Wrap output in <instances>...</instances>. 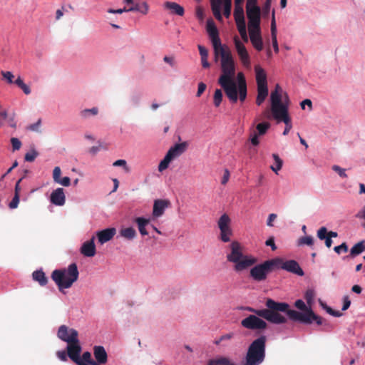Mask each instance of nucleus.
Instances as JSON below:
<instances>
[{"mask_svg":"<svg viewBox=\"0 0 365 365\" xmlns=\"http://www.w3.org/2000/svg\"><path fill=\"white\" fill-rule=\"evenodd\" d=\"M163 61L170 64L172 67L175 66V58L173 56H165L163 58Z\"/></svg>","mask_w":365,"mask_h":365,"instance_id":"64","label":"nucleus"},{"mask_svg":"<svg viewBox=\"0 0 365 365\" xmlns=\"http://www.w3.org/2000/svg\"><path fill=\"white\" fill-rule=\"evenodd\" d=\"M198 50L200 52V55L202 57H208V51L205 47L201 45H198Z\"/></svg>","mask_w":365,"mask_h":365,"instance_id":"62","label":"nucleus"},{"mask_svg":"<svg viewBox=\"0 0 365 365\" xmlns=\"http://www.w3.org/2000/svg\"><path fill=\"white\" fill-rule=\"evenodd\" d=\"M257 87H267V75L264 70L259 66L255 68Z\"/></svg>","mask_w":365,"mask_h":365,"instance_id":"26","label":"nucleus"},{"mask_svg":"<svg viewBox=\"0 0 365 365\" xmlns=\"http://www.w3.org/2000/svg\"><path fill=\"white\" fill-rule=\"evenodd\" d=\"M78 276L79 272L76 263L69 264L67 269H55L51 273V279L60 291L70 288L78 280Z\"/></svg>","mask_w":365,"mask_h":365,"instance_id":"6","label":"nucleus"},{"mask_svg":"<svg viewBox=\"0 0 365 365\" xmlns=\"http://www.w3.org/2000/svg\"><path fill=\"white\" fill-rule=\"evenodd\" d=\"M237 76L239 79L238 84H237V98H239L241 102H244L247 98V84L242 73H239Z\"/></svg>","mask_w":365,"mask_h":365,"instance_id":"19","label":"nucleus"},{"mask_svg":"<svg viewBox=\"0 0 365 365\" xmlns=\"http://www.w3.org/2000/svg\"><path fill=\"white\" fill-rule=\"evenodd\" d=\"M93 355L96 362L98 364H106L108 361V354L106 349L102 346H95L93 347Z\"/></svg>","mask_w":365,"mask_h":365,"instance_id":"24","label":"nucleus"},{"mask_svg":"<svg viewBox=\"0 0 365 365\" xmlns=\"http://www.w3.org/2000/svg\"><path fill=\"white\" fill-rule=\"evenodd\" d=\"M187 146L188 143L186 141L177 143L169 149L166 155L173 160L182 155L186 150Z\"/></svg>","mask_w":365,"mask_h":365,"instance_id":"18","label":"nucleus"},{"mask_svg":"<svg viewBox=\"0 0 365 365\" xmlns=\"http://www.w3.org/2000/svg\"><path fill=\"white\" fill-rule=\"evenodd\" d=\"M240 324L245 329L252 331H262L267 328V322L256 314L247 316Z\"/></svg>","mask_w":365,"mask_h":365,"instance_id":"8","label":"nucleus"},{"mask_svg":"<svg viewBox=\"0 0 365 365\" xmlns=\"http://www.w3.org/2000/svg\"><path fill=\"white\" fill-rule=\"evenodd\" d=\"M56 183L65 187H68L71 185V179L69 177H63L61 178Z\"/></svg>","mask_w":365,"mask_h":365,"instance_id":"56","label":"nucleus"},{"mask_svg":"<svg viewBox=\"0 0 365 365\" xmlns=\"http://www.w3.org/2000/svg\"><path fill=\"white\" fill-rule=\"evenodd\" d=\"M38 153L35 150H31L30 152L26 153L24 159L27 162H33L38 156Z\"/></svg>","mask_w":365,"mask_h":365,"instance_id":"48","label":"nucleus"},{"mask_svg":"<svg viewBox=\"0 0 365 365\" xmlns=\"http://www.w3.org/2000/svg\"><path fill=\"white\" fill-rule=\"evenodd\" d=\"M265 305L267 309H257L251 307H242L240 309L254 313L253 315L256 314L272 324H281L287 322L286 317L279 313V311L285 310L287 307L286 302H278L268 298L266 300Z\"/></svg>","mask_w":365,"mask_h":365,"instance_id":"2","label":"nucleus"},{"mask_svg":"<svg viewBox=\"0 0 365 365\" xmlns=\"http://www.w3.org/2000/svg\"><path fill=\"white\" fill-rule=\"evenodd\" d=\"M224 3V15L226 18H229L231 14L232 0H223Z\"/></svg>","mask_w":365,"mask_h":365,"instance_id":"44","label":"nucleus"},{"mask_svg":"<svg viewBox=\"0 0 365 365\" xmlns=\"http://www.w3.org/2000/svg\"><path fill=\"white\" fill-rule=\"evenodd\" d=\"M98 113V109L96 107L86 108L81 111L80 115L83 118H88L91 115H96Z\"/></svg>","mask_w":365,"mask_h":365,"instance_id":"39","label":"nucleus"},{"mask_svg":"<svg viewBox=\"0 0 365 365\" xmlns=\"http://www.w3.org/2000/svg\"><path fill=\"white\" fill-rule=\"evenodd\" d=\"M81 359H82V361H83L86 365H93V362H95V361L91 359V354L89 351L84 352Z\"/></svg>","mask_w":365,"mask_h":365,"instance_id":"47","label":"nucleus"},{"mask_svg":"<svg viewBox=\"0 0 365 365\" xmlns=\"http://www.w3.org/2000/svg\"><path fill=\"white\" fill-rule=\"evenodd\" d=\"M61 170L60 167H55L53 170V179L55 182H58V180L61 179Z\"/></svg>","mask_w":365,"mask_h":365,"instance_id":"51","label":"nucleus"},{"mask_svg":"<svg viewBox=\"0 0 365 365\" xmlns=\"http://www.w3.org/2000/svg\"><path fill=\"white\" fill-rule=\"evenodd\" d=\"M230 173L227 169L224 170V174L221 180L222 185H225L230 179Z\"/></svg>","mask_w":365,"mask_h":365,"instance_id":"59","label":"nucleus"},{"mask_svg":"<svg viewBox=\"0 0 365 365\" xmlns=\"http://www.w3.org/2000/svg\"><path fill=\"white\" fill-rule=\"evenodd\" d=\"M265 245L267 246H270L271 248H272V250L274 251L277 250V246L275 245V243H274V237H269L266 242H265Z\"/></svg>","mask_w":365,"mask_h":365,"instance_id":"60","label":"nucleus"},{"mask_svg":"<svg viewBox=\"0 0 365 365\" xmlns=\"http://www.w3.org/2000/svg\"><path fill=\"white\" fill-rule=\"evenodd\" d=\"M272 158H273V159H274V160L275 162V165H271L270 168L275 173H277V172L282 169L283 161L279 158V156L277 154H276V153H273L272 154Z\"/></svg>","mask_w":365,"mask_h":365,"instance_id":"37","label":"nucleus"},{"mask_svg":"<svg viewBox=\"0 0 365 365\" xmlns=\"http://www.w3.org/2000/svg\"><path fill=\"white\" fill-rule=\"evenodd\" d=\"M282 262L280 258L268 259L253 267L250 271V277L256 282H262L267 279V276Z\"/></svg>","mask_w":365,"mask_h":365,"instance_id":"7","label":"nucleus"},{"mask_svg":"<svg viewBox=\"0 0 365 365\" xmlns=\"http://www.w3.org/2000/svg\"><path fill=\"white\" fill-rule=\"evenodd\" d=\"M314 290H312V289L307 290V292H305V294H304V299L307 301V304L310 307H311V305H312V302L314 301Z\"/></svg>","mask_w":365,"mask_h":365,"instance_id":"45","label":"nucleus"},{"mask_svg":"<svg viewBox=\"0 0 365 365\" xmlns=\"http://www.w3.org/2000/svg\"><path fill=\"white\" fill-rule=\"evenodd\" d=\"M334 250L338 254H341V252H346L348 251V246L346 242H343L341 245L339 246H336L334 247Z\"/></svg>","mask_w":365,"mask_h":365,"instance_id":"50","label":"nucleus"},{"mask_svg":"<svg viewBox=\"0 0 365 365\" xmlns=\"http://www.w3.org/2000/svg\"><path fill=\"white\" fill-rule=\"evenodd\" d=\"M365 250V245L364 241L359 242L356 245H354L351 250L349 256L351 257H354L356 255H359L361 252Z\"/></svg>","mask_w":365,"mask_h":365,"instance_id":"35","label":"nucleus"},{"mask_svg":"<svg viewBox=\"0 0 365 365\" xmlns=\"http://www.w3.org/2000/svg\"><path fill=\"white\" fill-rule=\"evenodd\" d=\"M250 41L254 46V48L258 51H261L263 49V41L262 37L261 34V29H259L258 31L252 30L249 31Z\"/></svg>","mask_w":365,"mask_h":365,"instance_id":"16","label":"nucleus"},{"mask_svg":"<svg viewBox=\"0 0 365 365\" xmlns=\"http://www.w3.org/2000/svg\"><path fill=\"white\" fill-rule=\"evenodd\" d=\"M282 109L273 113L274 118L277 120L283 121L286 125H292L291 119L288 114L287 107L282 108Z\"/></svg>","mask_w":365,"mask_h":365,"instance_id":"27","label":"nucleus"},{"mask_svg":"<svg viewBox=\"0 0 365 365\" xmlns=\"http://www.w3.org/2000/svg\"><path fill=\"white\" fill-rule=\"evenodd\" d=\"M332 169H333V170L336 172L340 177H341V178H346L347 177V175H346V174L345 173V169L341 168L339 165H334L332 167Z\"/></svg>","mask_w":365,"mask_h":365,"instance_id":"55","label":"nucleus"},{"mask_svg":"<svg viewBox=\"0 0 365 365\" xmlns=\"http://www.w3.org/2000/svg\"><path fill=\"white\" fill-rule=\"evenodd\" d=\"M277 267H280L284 270L295 274L298 276H303L304 274V272L299 263L293 259L287 260L285 262L282 259V262Z\"/></svg>","mask_w":365,"mask_h":365,"instance_id":"12","label":"nucleus"},{"mask_svg":"<svg viewBox=\"0 0 365 365\" xmlns=\"http://www.w3.org/2000/svg\"><path fill=\"white\" fill-rule=\"evenodd\" d=\"M270 30H271L272 38H277V26H276L274 10L272 11V14Z\"/></svg>","mask_w":365,"mask_h":365,"instance_id":"43","label":"nucleus"},{"mask_svg":"<svg viewBox=\"0 0 365 365\" xmlns=\"http://www.w3.org/2000/svg\"><path fill=\"white\" fill-rule=\"evenodd\" d=\"M209 365H237L232 359L226 356H219L209 360Z\"/></svg>","mask_w":365,"mask_h":365,"instance_id":"30","label":"nucleus"},{"mask_svg":"<svg viewBox=\"0 0 365 365\" xmlns=\"http://www.w3.org/2000/svg\"><path fill=\"white\" fill-rule=\"evenodd\" d=\"M169 201L165 200H156L154 202L153 215L155 217H159L163 215L165 208L169 205Z\"/></svg>","mask_w":365,"mask_h":365,"instance_id":"21","label":"nucleus"},{"mask_svg":"<svg viewBox=\"0 0 365 365\" xmlns=\"http://www.w3.org/2000/svg\"><path fill=\"white\" fill-rule=\"evenodd\" d=\"M286 304L287 307L285 310L279 311V313H286L290 319L307 324H310L313 322H315L318 325L323 324V319L320 316L317 315L310 307L306 305L303 300L297 299L294 302L295 307L303 312L290 309L289 305L287 303H286Z\"/></svg>","mask_w":365,"mask_h":365,"instance_id":"3","label":"nucleus"},{"mask_svg":"<svg viewBox=\"0 0 365 365\" xmlns=\"http://www.w3.org/2000/svg\"><path fill=\"white\" fill-rule=\"evenodd\" d=\"M163 6L165 9L169 11L170 14H175L180 16L184 15V8L175 2L166 1L164 3Z\"/></svg>","mask_w":365,"mask_h":365,"instance_id":"25","label":"nucleus"},{"mask_svg":"<svg viewBox=\"0 0 365 365\" xmlns=\"http://www.w3.org/2000/svg\"><path fill=\"white\" fill-rule=\"evenodd\" d=\"M230 223L231 220L226 213L223 214L218 220L217 225L220 230V239L224 242H230L233 234Z\"/></svg>","mask_w":365,"mask_h":365,"instance_id":"9","label":"nucleus"},{"mask_svg":"<svg viewBox=\"0 0 365 365\" xmlns=\"http://www.w3.org/2000/svg\"><path fill=\"white\" fill-rule=\"evenodd\" d=\"M270 128V123L268 122H262L256 125L255 130H252L250 134L249 140L254 146L259 144V136L264 135Z\"/></svg>","mask_w":365,"mask_h":365,"instance_id":"11","label":"nucleus"},{"mask_svg":"<svg viewBox=\"0 0 365 365\" xmlns=\"http://www.w3.org/2000/svg\"><path fill=\"white\" fill-rule=\"evenodd\" d=\"M33 279L38 282L41 286H45L48 283V279L42 270L34 271L32 274Z\"/></svg>","mask_w":365,"mask_h":365,"instance_id":"32","label":"nucleus"},{"mask_svg":"<svg viewBox=\"0 0 365 365\" xmlns=\"http://www.w3.org/2000/svg\"><path fill=\"white\" fill-rule=\"evenodd\" d=\"M172 160H173L170 158V156H168L167 155H165L163 160L160 161V163L158 165V170L160 172H163V170H166L168 168L169 164Z\"/></svg>","mask_w":365,"mask_h":365,"instance_id":"41","label":"nucleus"},{"mask_svg":"<svg viewBox=\"0 0 365 365\" xmlns=\"http://www.w3.org/2000/svg\"><path fill=\"white\" fill-rule=\"evenodd\" d=\"M223 98L222 92L220 89H216L213 96V103L215 107H219Z\"/></svg>","mask_w":365,"mask_h":365,"instance_id":"40","label":"nucleus"},{"mask_svg":"<svg viewBox=\"0 0 365 365\" xmlns=\"http://www.w3.org/2000/svg\"><path fill=\"white\" fill-rule=\"evenodd\" d=\"M234 17L235 21L245 19L242 5H235Z\"/></svg>","mask_w":365,"mask_h":365,"instance_id":"38","label":"nucleus"},{"mask_svg":"<svg viewBox=\"0 0 365 365\" xmlns=\"http://www.w3.org/2000/svg\"><path fill=\"white\" fill-rule=\"evenodd\" d=\"M76 334V339L78 338V333L74 329H69L66 325H61L58 330L57 336L58 337L63 341L68 342L73 334Z\"/></svg>","mask_w":365,"mask_h":365,"instance_id":"15","label":"nucleus"},{"mask_svg":"<svg viewBox=\"0 0 365 365\" xmlns=\"http://www.w3.org/2000/svg\"><path fill=\"white\" fill-rule=\"evenodd\" d=\"M300 106L303 110L305 108V106H308L310 110L312 109V102L309 99H305L302 101L300 103Z\"/></svg>","mask_w":365,"mask_h":365,"instance_id":"61","label":"nucleus"},{"mask_svg":"<svg viewBox=\"0 0 365 365\" xmlns=\"http://www.w3.org/2000/svg\"><path fill=\"white\" fill-rule=\"evenodd\" d=\"M277 217V215L274 213H272L269 215L268 217V219H267V226L269 227H272L273 226V221H274Z\"/></svg>","mask_w":365,"mask_h":365,"instance_id":"63","label":"nucleus"},{"mask_svg":"<svg viewBox=\"0 0 365 365\" xmlns=\"http://www.w3.org/2000/svg\"><path fill=\"white\" fill-rule=\"evenodd\" d=\"M222 74L218 79V83L224 90L227 97L232 103L237 101V88L235 81V67L230 50L221 52Z\"/></svg>","mask_w":365,"mask_h":365,"instance_id":"1","label":"nucleus"},{"mask_svg":"<svg viewBox=\"0 0 365 365\" xmlns=\"http://www.w3.org/2000/svg\"><path fill=\"white\" fill-rule=\"evenodd\" d=\"M128 11H138L143 15H146L149 11V5L145 1L141 3H134V4L128 9Z\"/></svg>","mask_w":365,"mask_h":365,"instance_id":"29","label":"nucleus"},{"mask_svg":"<svg viewBox=\"0 0 365 365\" xmlns=\"http://www.w3.org/2000/svg\"><path fill=\"white\" fill-rule=\"evenodd\" d=\"M81 252L86 257H93L96 255V246L94 244V237L90 240L85 242L81 248Z\"/></svg>","mask_w":365,"mask_h":365,"instance_id":"22","label":"nucleus"},{"mask_svg":"<svg viewBox=\"0 0 365 365\" xmlns=\"http://www.w3.org/2000/svg\"><path fill=\"white\" fill-rule=\"evenodd\" d=\"M351 305V300L349 299V296L346 295L343 297V307L342 310L345 311L349 308Z\"/></svg>","mask_w":365,"mask_h":365,"instance_id":"58","label":"nucleus"},{"mask_svg":"<svg viewBox=\"0 0 365 365\" xmlns=\"http://www.w3.org/2000/svg\"><path fill=\"white\" fill-rule=\"evenodd\" d=\"M298 245H306L311 247L314 245V238L312 236L302 237L299 239Z\"/></svg>","mask_w":365,"mask_h":365,"instance_id":"42","label":"nucleus"},{"mask_svg":"<svg viewBox=\"0 0 365 365\" xmlns=\"http://www.w3.org/2000/svg\"><path fill=\"white\" fill-rule=\"evenodd\" d=\"M41 119L39 118L36 123L31 124L26 127V130L34 132H41Z\"/></svg>","mask_w":365,"mask_h":365,"instance_id":"46","label":"nucleus"},{"mask_svg":"<svg viewBox=\"0 0 365 365\" xmlns=\"http://www.w3.org/2000/svg\"><path fill=\"white\" fill-rule=\"evenodd\" d=\"M116 233L114 227L107 228L97 232V237L101 244H104L110 240Z\"/></svg>","mask_w":365,"mask_h":365,"instance_id":"20","label":"nucleus"},{"mask_svg":"<svg viewBox=\"0 0 365 365\" xmlns=\"http://www.w3.org/2000/svg\"><path fill=\"white\" fill-rule=\"evenodd\" d=\"M267 336L261 335L249 345L243 365H260L266 357Z\"/></svg>","mask_w":365,"mask_h":365,"instance_id":"5","label":"nucleus"},{"mask_svg":"<svg viewBox=\"0 0 365 365\" xmlns=\"http://www.w3.org/2000/svg\"><path fill=\"white\" fill-rule=\"evenodd\" d=\"M271 1L272 0H266L263 7H262V14L264 16H267L269 14L270 8H271Z\"/></svg>","mask_w":365,"mask_h":365,"instance_id":"52","label":"nucleus"},{"mask_svg":"<svg viewBox=\"0 0 365 365\" xmlns=\"http://www.w3.org/2000/svg\"><path fill=\"white\" fill-rule=\"evenodd\" d=\"M230 252L227 255V260L234 263V270L240 272L255 264L257 259L243 254V247L237 241H232L229 245Z\"/></svg>","mask_w":365,"mask_h":365,"instance_id":"4","label":"nucleus"},{"mask_svg":"<svg viewBox=\"0 0 365 365\" xmlns=\"http://www.w3.org/2000/svg\"><path fill=\"white\" fill-rule=\"evenodd\" d=\"M50 201L52 204L58 206H62L65 204L66 196L63 189L58 187L54 190L50 196Z\"/></svg>","mask_w":365,"mask_h":365,"instance_id":"17","label":"nucleus"},{"mask_svg":"<svg viewBox=\"0 0 365 365\" xmlns=\"http://www.w3.org/2000/svg\"><path fill=\"white\" fill-rule=\"evenodd\" d=\"M317 237L321 240H325V245L330 248L333 241L330 237H328L327 235V229L325 227H322L317 230Z\"/></svg>","mask_w":365,"mask_h":365,"instance_id":"31","label":"nucleus"},{"mask_svg":"<svg viewBox=\"0 0 365 365\" xmlns=\"http://www.w3.org/2000/svg\"><path fill=\"white\" fill-rule=\"evenodd\" d=\"M1 75L3 76L4 78H5L9 83H13V78L14 75L10 71H1Z\"/></svg>","mask_w":365,"mask_h":365,"instance_id":"54","label":"nucleus"},{"mask_svg":"<svg viewBox=\"0 0 365 365\" xmlns=\"http://www.w3.org/2000/svg\"><path fill=\"white\" fill-rule=\"evenodd\" d=\"M268 95L267 87H257V96L256 98V103L257 106H260L266 99Z\"/></svg>","mask_w":365,"mask_h":365,"instance_id":"34","label":"nucleus"},{"mask_svg":"<svg viewBox=\"0 0 365 365\" xmlns=\"http://www.w3.org/2000/svg\"><path fill=\"white\" fill-rule=\"evenodd\" d=\"M13 151L19 150L21 147V142L16 138H11Z\"/></svg>","mask_w":365,"mask_h":365,"instance_id":"49","label":"nucleus"},{"mask_svg":"<svg viewBox=\"0 0 365 365\" xmlns=\"http://www.w3.org/2000/svg\"><path fill=\"white\" fill-rule=\"evenodd\" d=\"M281 88L277 84L275 87V90L271 93L270 100H271V106H272V112L277 113V111L282 109V108H286L282 103V97L280 94Z\"/></svg>","mask_w":365,"mask_h":365,"instance_id":"13","label":"nucleus"},{"mask_svg":"<svg viewBox=\"0 0 365 365\" xmlns=\"http://www.w3.org/2000/svg\"><path fill=\"white\" fill-rule=\"evenodd\" d=\"M210 39L214 48L215 61L217 62L221 52L227 51L230 50V48L227 46L222 45L219 36L215 38H210Z\"/></svg>","mask_w":365,"mask_h":365,"instance_id":"23","label":"nucleus"},{"mask_svg":"<svg viewBox=\"0 0 365 365\" xmlns=\"http://www.w3.org/2000/svg\"><path fill=\"white\" fill-rule=\"evenodd\" d=\"M120 235L127 240H133L136 237L137 234L134 228L126 227L120 230Z\"/></svg>","mask_w":365,"mask_h":365,"instance_id":"36","label":"nucleus"},{"mask_svg":"<svg viewBox=\"0 0 365 365\" xmlns=\"http://www.w3.org/2000/svg\"><path fill=\"white\" fill-rule=\"evenodd\" d=\"M19 203V195L17 194H14V196L12 200L10 202L9 207L11 209H15L18 207Z\"/></svg>","mask_w":365,"mask_h":365,"instance_id":"53","label":"nucleus"},{"mask_svg":"<svg viewBox=\"0 0 365 365\" xmlns=\"http://www.w3.org/2000/svg\"><path fill=\"white\" fill-rule=\"evenodd\" d=\"M248 19V31L257 30L260 28V8L254 6L252 8H246Z\"/></svg>","mask_w":365,"mask_h":365,"instance_id":"10","label":"nucleus"},{"mask_svg":"<svg viewBox=\"0 0 365 365\" xmlns=\"http://www.w3.org/2000/svg\"><path fill=\"white\" fill-rule=\"evenodd\" d=\"M150 219H147L143 217H138L134 219V222L136 223L139 232L141 235L145 236L148 234L145 227L150 224Z\"/></svg>","mask_w":365,"mask_h":365,"instance_id":"28","label":"nucleus"},{"mask_svg":"<svg viewBox=\"0 0 365 365\" xmlns=\"http://www.w3.org/2000/svg\"><path fill=\"white\" fill-rule=\"evenodd\" d=\"M206 88H207V86L205 83H204L202 82L199 83L196 96L200 97L204 93Z\"/></svg>","mask_w":365,"mask_h":365,"instance_id":"57","label":"nucleus"},{"mask_svg":"<svg viewBox=\"0 0 365 365\" xmlns=\"http://www.w3.org/2000/svg\"><path fill=\"white\" fill-rule=\"evenodd\" d=\"M206 29L210 38H215L219 36V31L212 19L207 21Z\"/></svg>","mask_w":365,"mask_h":365,"instance_id":"33","label":"nucleus"},{"mask_svg":"<svg viewBox=\"0 0 365 365\" xmlns=\"http://www.w3.org/2000/svg\"><path fill=\"white\" fill-rule=\"evenodd\" d=\"M235 48L237 50V52L239 55V57L242 63V64L248 67L250 66V59L249 53L244 46V44L240 41L237 36H235L234 38Z\"/></svg>","mask_w":365,"mask_h":365,"instance_id":"14","label":"nucleus"}]
</instances>
